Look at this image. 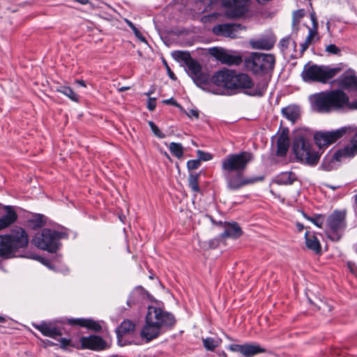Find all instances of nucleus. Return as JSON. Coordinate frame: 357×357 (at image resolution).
<instances>
[{
  "mask_svg": "<svg viewBox=\"0 0 357 357\" xmlns=\"http://www.w3.org/2000/svg\"><path fill=\"white\" fill-rule=\"evenodd\" d=\"M172 56L176 60L184 62L189 76L197 86L203 89H205L210 81L216 86L228 90H243L244 93L250 96L261 97L267 89V82L261 81L255 86L248 75L236 73L231 70H219L211 77L208 72L204 70L202 66L191 57L188 52L175 51Z\"/></svg>",
  "mask_w": 357,
  "mask_h": 357,
  "instance_id": "nucleus-1",
  "label": "nucleus"
},
{
  "mask_svg": "<svg viewBox=\"0 0 357 357\" xmlns=\"http://www.w3.org/2000/svg\"><path fill=\"white\" fill-rule=\"evenodd\" d=\"M253 160L254 155L252 153L241 151L229 154L222 160V174L228 190L237 191L246 185L264 179L263 176L255 177L244 176L248 164Z\"/></svg>",
  "mask_w": 357,
  "mask_h": 357,
  "instance_id": "nucleus-2",
  "label": "nucleus"
},
{
  "mask_svg": "<svg viewBox=\"0 0 357 357\" xmlns=\"http://www.w3.org/2000/svg\"><path fill=\"white\" fill-rule=\"evenodd\" d=\"M176 323L174 315L162 309L149 306L145 319V324L140 335L147 342L158 337L166 330L172 328Z\"/></svg>",
  "mask_w": 357,
  "mask_h": 357,
  "instance_id": "nucleus-3",
  "label": "nucleus"
},
{
  "mask_svg": "<svg viewBox=\"0 0 357 357\" xmlns=\"http://www.w3.org/2000/svg\"><path fill=\"white\" fill-rule=\"evenodd\" d=\"M311 136L312 133L309 130H297L294 135L292 150L298 161L313 167L318 164L323 151L314 149Z\"/></svg>",
  "mask_w": 357,
  "mask_h": 357,
  "instance_id": "nucleus-4",
  "label": "nucleus"
},
{
  "mask_svg": "<svg viewBox=\"0 0 357 357\" xmlns=\"http://www.w3.org/2000/svg\"><path fill=\"white\" fill-rule=\"evenodd\" d=\"M312 106L319 112H327L333 109L349 106V97L343 91L336 89L314 95Z\"/></svg>",
  "mask_w": 357,
  "mask_h": 357,
  "instance_id": "nucleus-5",
  "label": "nucleus"
},
{
  "mask_svg": "<svg viewBox=\"0 0 357 357\" xmlns=\"http://www.w3.org/2000/svg\"><path fill=\"white\" fill-rule=\"evenodd\" d=\"M29 238L26 231L18 227L10 234L0 235V257L10 258L16 252L28 245Z\"/></svg>",
  "mask_w": 357,
  "mask_h": 357,
  "instance_id": "nucleus-6",
  "label": "nucleus"
},
{
  "mask_svg": "<svg viewBox=\"0 0 357 357\" xmlns=\"http://www.w3.org/2000/svg\"><path fill=\"white\" fill-rule=\"evenodd\" d=\"M275 63V56L272 54L253 52L244 58V67L252 74L265 75L271 74Z\"/></svg>",
  "mask_w": 357,
  "mask_h": 357,
  "instance_id": "nucleus-7",
  "label": "nucleus"
},
{
  "mask_svg": "<svg viewBox=\"0 0 357 357\" xmlns=\"http://www.w3.org/2000/svg\"><path fill=\"white\" fill-rule=\"evenodd\" d=\"M66 236V233L45 228L38 232L31 239V243L39 249L49 252H56L59 248V240Z\"/></svg>",
  "mask_w": 357,
  "mask_h": 357,
  "instance_id": "nucleus-8",
  "label": "nucleus"
},
{
  "mask_svg": "<svg viewBox=\"0 0 357 357\" xmlns=\"http://www.w3.org/2000/svg\"><path fill=\"white\" fill-rule=\"evenodd\" d=\"M339 68H331L328 66L317 65H305L301 73L303 81L326 83L334 77L339 72Z\"/></svg>",
  "mask_w": 357,
  "mask_h": 357,
  "instance_id": "nucleus-9",
  "label": "nucleus"
},
{
  "mask_svg": "<svg viewBox=\"0 0 357 357\" xmlns=\"http://www.w3.org/2000/svg\"><path fill=\"white\" fill-rule=\"evenodd\" d=\"M354 131L350 126H344L332 131H318L314 134V139L319 150H321L335 142L344 135L351 134Z\"/></svg>",
  "mask_w": 357,
  "mask_h": 357,
  "instance_id": "nucleus-10",
  "label": "nucleus"
},
{
  "mask_svg": "<svg viewBox=\"0 0 357 357\" xmlns=\"http://www.w3.org/2000/svg\"><path fill=\"white\" fill-rule=\"evenodd\" d=\"M346 213L344 211H334L327 220V225L330 229L327 231L328 237L334 241L340 239L342 234L340 233L346 227L345 223Z\"/></svg>",
  "mask_w": 357,
  "mask_h": 357,
  "instance_id": "nucleus-11",
  "label": "nucleus"
},
{
  "mask_svg": "<svg viewBox=\"0 0 357 357\" xmlns=\"http://www.w3.org/2000/svg\"><path fill=\"white\" fill-rule=\"evenodd\" d=\"M210 53L221 63L227 66H238L244 62L242 55L236 51L213 47L210 50Z\"/></svg>",
  "mask_w": 357,
  "mask_h": 357,
  "instance_id": "nucleus-12",
  "label": "nucleus"
},
{
  "mask_svg": "<svg viewBox=\"0 0 357 357\" xmlns=\"http://www.w3.org/2000/svg\"><path fill=\"white\" fill-rule=\"evenodd\" d=\"M249 0H223L222 4L227 8V15L229 17H238L248 10Z\"/></svg>",
  "mask_w": 357,
  "mask_h": 357,
  "instance_id": "nucleus-13",
  "label": "nucleus"
},
{
  "mask_svg": "<svg viewBox=\"0 0 357 357\" xmlns=\"http://www.w3.org/2000/svg\"><path fill=\"white\" fill-rule=\"evenodd\" d=\"M228 349L233 352L240 353L245 357H252L266 351L265 348L255 343L232 344L229 346Z\"/></svg>",
  "mask_w": 357,
  "mask_h": 357,
  "instance_id": "nucleus-14",
  "label": "nucleus"
},
{
  "mask_svg": "<svg viewBox=\"0 0 357 357\" xmlns=\"http://www.w3.org/2000/svg\"><path fill=\"white\" fill-rule=\"evenodd\" d=\"M107 347V344L100 336L92 335L83 336L79 340V349L102 351Z\"/></svg>",
  "mask_w": 357,
  "mask_h": 357,
  "instance_id": "nucleus-15",
  "label": "nucleus"
},
{
  "mask_svg": "<svg viewBox=\"0 0 357 357\" xmlns=\"http://www.w3.org/2000/svg\"><path fill=\"white\" fill-rule=\"evenodd\" d=\"M357 154V132L351 139L350 144L344 148L338 149L334 153V158L341 160L342 158H353Z\"/></svg>",
  "mask_w": 357,
  "mask_h": 357,
  "instance_id": "nucleus-16",
  "label": "nucleus"
},
{
  "mask_svg": "<svg viewBox=\"0 0 357 357\" xmlns=\"http://www.w3.org/2000/svg\"><path fill=\"white\" fill-rule=\"evenodd\" d=\"M240 29V24H222L215 26L213 29V31L217 36L234 38L236 37V33Z\"/></svg>",
  "mask_w": 357,
  "mask_h": 357,
  "instance_id": "nucleus-17",
  "label": "nucleus"
},
{
  "mask_svg": "<svg viewBox=\"0 0 357 357\" xmlns=\"http://www.w3.org/2000/svg\"><path fill=\"white\" fill-rule=\"evenodd\" d=\"M337 82L338 86L342 89L357 90V77L352 70L344 73L338 78Z\"/></svg>",
  "mask_w": 357,
  "mask_h": 357,
  "instance_id": "nucleus-18",
  "label": "nucleus"
},
{
  "mask_svg": "<svg viewBox=\"0 0 357 357\" xmlns=\"http://www.w3.org/2000/svg\"><path fill=\"white\" fill-rule=\"evenodd\" d=\"M218 225H223L225 231L221 234V237L222 238H239L243 231L240 227V226L236 222H219Z\"/></svg>",
  "mask_w": 357,
  "mask_h": 357,
  "instance_id": "nucleus-19",
  "label": "nucleus"
},
{
  "mask_svg": "<svg viewBox=\"0 0 357 357\" xmlns=\"http://www.w3.org/2000/svg\"><path fill=\"white\" fill-rule=\"evenodd\" d=\"M34 328L38 330L43 335L55 338L62 335L59 328L54 326L52 323L42 322L40 324H34Z\"/></svg>",
  "mask_w": 357,
  "mask_h": 357,
  "instance_id": "nucleus-20",
  "label": "nucleus"
},
{
  "mask_svg": "<svg viewBox=\"0 0 357 357\" xmlns=\"http://www.w3.org/2000/svg\"><path fill=\"white\" fill-rule=\"evenodd\" d=\"M276 144V155L281 157L286 155L289 147V139L288 134L283 131L278 137Z\"/></svg>",
  "mask_w": 357,
  "mask_h": 357,
  "instance_id": "nucleus-21",
  "label": "nucleus"
},
{
  "mask_svg": "<svg viewBox=\"0 0 357 357\" xmlns=\"http://www.w3.org/2000/svg\"><path fill=\"white\" fill-rule=\"evenodd\" d=\"M135 324L130 320H124L116 330L119 342L121 341V338L133 333L135 330Z\"/></svg>",
  "mask_w": 357,
  "mask_h": 357,
  "instance_id": "nucleus-22",
  "label": "nucleus"
},
{
  "mask_svg": "<svg viewBox=\"0 0 357 357\" xmlns=\"http://www.w3.org/2000/svg\"><path fill=\"white\" fill-rule=\"evenodd\" d=\"M305 243L308 249L312 250L316 254L321 252V246L319 239L309 231H306L305 234Z\"/></svg>",
  "mask_w": 357,
  "mask_h": 357,
  "instance_id": "nucleus-23",
  "label": "nucleus"
},
{
  "mask_svg": "<svg viewBox=\"0 0 357 357\" xmlns=\"http://www.w3.org/2000/svg\"><path fill=\"white\" fill-rule=\"evenodd\" d=\"M282 114L287 119L294 123L300 116V109L297 106L289 105L282 109Z\"/></svg>",
  "mask_w": 357,
  "mask_h": 357,
  "instance_id": "nucleus-24",
  "label": "nucleus"
},
{
  "mask_svg": "<svg viewBox=\"0 0 357 357\" xmlns=\"http://www.w3.org/2000/svg\"><path fill=\"white\" fill-rule=\"evenodd\" d=\"M17 218L16 213L13 210L8 211L7 213L0 218V231L8 227L14 223Z\"/></svg>",
  "mask_w": 357,
  "mask_h": 357,
  "instance_id": "nucleus-25",
  "label": "nucleus"
},
{
  "mask_svg": "<svg viewBox=\"0 0 357 357\" xmlns=\"http://www.w3.org/2000/svg\"><path fill=\"white\" fill-rule=\"evenodd\" d=\"M297 180L295 173L291 172H285L281 173L278 177V183L282 185H291Z\"/></svg>",
  "mask_w": 357,
  "mask_h": 357,
  "instance_id": "nucleus-26",
  "label": "nucleus"
},
{
  "mask_svg": "<svg viewBox=\"0 0 357 357\" xmlns=\"http://www.w3.org/2000/svg\"><path fill=\"white\" fill-rule=\"evenodd\" d=\"M250 44L254 49L266 50L272 49L274 45V43L272 40L267 39L253 40L250 42Z\"/></svg>",
  "mask_w": 357,
  "mask_h": 357,
  "instance_id": "nucleus-27",
  "label": "nucleus"
},
{
  "mask_svg": "<svg viewBox=\"0 0 357 357\" xmlns=\"http://www.w3.org/2000/svg\"><path fill=\"white\" fill-rule=\"evenodd\" d=\"M219 0H197L198 9L202 13H207L211 10Z\"/></svg>",
  "mask_w": 357,
  "mask_h": 357,
  "instance_id": "nucleus-28",
  "label": "nucleus"
},
{
  "mask_svg": "<svg viewBox=\"0 0 357 357\" xmlns=\"http://www.w3.org/2000/svg\"><path fill=\"white\" fill-rule=\"evenodd\" d=\"M56 91L66 96L73 101L77 102L79 100L78 95H77L69 86H59L56 88Z\"/></svg>",
  "mask_w": 357,
  "mask_h": 357,
  "instance_id": "nucleus-29",
  "label": "nucleus"
},
{
  "mask_svg": "<svg viewBox=\"0 0 357 357\" xmlns=\"http://www.w3.org/2000/svg\"><path fill=\"white\" fill-rule=\"evenodd\" d=\"M309 31L307 38L305 41L301 44V52L303 54L310 46V45L312 43L313 38L317 34V31L314 29H312L308 27Z\"/></svg>",
  "mask_w": 357,
  "mask_h": 357,
  "instance_id": "nucleus-30",
  "label": "nucleus"
},
{
  "mask_svg": "<svg viewBox=\"0 0 357 357\" xmlns=\"http://www.w3.org/2000/svg\"><path fill=\"white\" fill-rule=\"evenodd\" d=\"M305 15V11L303 9H299L293 13L292 15V29L296 31L298 30V25L301 19Z\"/></svg>",
  "mask_w": 357,
  "mask_h": 357,
  "instance_id": "nucleus-31",
  "label": "nucleus"
},
{
  "mask_svg": "<svg viewBox=\"0 0 357 357\" xmlns=\"http://www.w3.org/2000/svg\"><path fill=\"white\" fill-rule=\"evenodd\" d=\"M342 159L343 158H342L341 160H336L335 158H334V154L331 158L326 157L324 158L322 161L321 168L324 171H331L334 169L335 161L339 162L341 161Z\"/></svg>",
  "mask_w": 357,
  "mask_h": 357,
  "instance_id": "nucleus-32",
  "label": "nucleus"
},
{
  "mask_svg": "<svg viewBox=\"0 0 357 357\" xmlns=\"http://www.w3.org/2000/svg\"><path fill=\"white\" fill-rule=\"evenodd\" d=\"M169 151L172 155L178 158H181L183 155V148L179 143L172 142L169 146Z\"/></svg>",
  "mask_w": 357,
  "mask_h": 357,
  "instance_id": "nucleus-33",
  "label": "nucleus"
},
{
  "mask_svg": "<svg viewBox=\"0 0 357 357\" xmlns=\"http://www.w3.org/2000/svg\"><path fill=\"white\" fill-rule=\"evenodd\" d=\"M199 176V174H190L188 178L190 188L196 192H199V187L198 185Z\"/></svg>",
  "mask_w": 357,
  "mask_h": 357,
  "instance_id": "nucleus-34",
  "label": "nucleus"
},
{
  "mask_svg": "<svg viewBox=\"0 0 357 357\" xmlns=\"http://www.w3.org/2000/svg\"><path fill=\"white\" fill-rule=\"evenodd\" d=\"M60 342V348L62 349L66 350L68 347H73L77 349H79V342H73L70 339L67 338H61L59 340Z\"/></svg>",
  "mask_w": 357,
  "mask_h": 357,
  "instance_id": "nucleus-35",
  "label": "nucleus"
},
{
  "mask_svg": "<svg viewBox=\"0 0 357 357\" xmlns=\"http://www.w3.org/2000/svg\"><path fill=\"white\" fill-rule=\"evenodd\" d=\"M205 349L208 351H213L220 344V342L212 337H207L203 340Z\"/></svg>",
  "mask_w": 357,
  "mask_h": 357,
  "instance_id": "nucleus-36",
  "label": "nucleus"
},
{
  "mask_svg": "<svg viewBox=\"0 0 357 357\" xmlns=\"http://www.w3.org/2000/svg\"><path fill=\"white\" fill-rule=\"evenodd\" d=\"M303 216L308 220L313 222L317 227L321 228L324 222V215H316L314 217H310L307 215L305 213H303Z\"/></svg>",
  "mask_w": 357,
  "mask_h": 357,
  "instance_id": "nucleus-37",
  "label": "nucleus"
},
{
  "mask_svg": "<svg viewBox=\"0 0 357 357\" xmlns=\"http://www.w3.org/2000/svg\"><path fill=\"white\" fill-rule=\"evenodd\" d=\"M83 327L96 332H98L101 330V326L100 324L92 319H85Z\"/></svg>",
  "mask_w": 357,
  "mask_h": 357,
  "instance_id": "nucleus-38",
  "label": "nucleus"
},
{
  "mask_svg": "<svg viewBox=\"0 0 357 357\" xmlns=\"http://www.w3.org/2000/svg\"><path fill=\"white\" fill-rule=\"evenodd\" d=\"M31 222L33 224V228H39L43 226L45 224V218L43 215H36Z\"/></svg>",
  "mask_w": 357,
  "mask_h": 357,
  "instance_id": "nucleus-39",
  "label": "nucleus"
},
{
  "mask_svg": "<svg viewBox=\"0 0 357 357\" xmlns=\"http://www.w3.org/2000/svg\"><path fill=\"white\" fill-rule=\"evenodd\" d=\"M127 24L128 26L133 31L135 36L139 39L142 42H146V38L141 32L138 30V29L135 26V24L129 20H126Z\"/></svg>",
  "mask_w": 357,
  "mask_h": 357,
  "instance_id": "nucleus-40",
  "label": "nucleus"
},
{
  "mask_svg": "<svg viewBox=\"0 0 357 357\" xmlns=\"http://www.w3.org/2000/svg\"><path fill=\"white\" fill-rule=\"evenodd\" d=\"M149 125L153 132V134L160 139H163L165 137V135L159 129V128L155 124L154 122L150 121H149Z\"/></svg>",
  "mask_w": 357,
  "mask_h": 357,
  "instance_id": "nucleus-41",
  "label": "nucleus"
},
{
  "mask_svg": "<svg viewBox=\"0 0 357 357\" xmlns=\"http://www.w3.org/2000/svg\"><path fill=\"white\" fill-rule=\"evenodd\" d=\"M197 154L198 156V160H199V161H201V160L208 161L213 158V156L211 153L204 152L202 150H198L197 151Z\"/></svg>",
  "mask_w": 357,
  "mask_h": 357,
  "instance_id": "nucleus-42",
  "label": "nucleus"
},
{
  "mask_svg": "<svg viewBox=\"0 0 357 357\" xmlns=\"http://www.w3.org/2000/svg\"><path fill=\"white\" fill-rule=\"evenodd\" d=\"M200 165H201V162L198 159L190 160L187 162V167L189 170H194V169H197V168H199Z\"/></svg>",
  "mask_w": 357,
  "mask_h": 357,
  "instance_id": "nucleus-43",
  "label": "nucleus"
},
{
  "mask_svg": "<svg viewBox=\"0 0 357 357\" xmlns=\"http://www.w3.org/2000/svg\"><path fill=\"white\" fill-rule=\"evenodd\" d=\"M326 51L332 54H338L340 52V49L334 44H330L326 47Z\"/></svg>",
  "mask_w": 357,
  "mask_h": 357,
  "instance_id": "nucleus-44",
  "label": "nucleus"
},
{
  "mask_svg": "<svg viewBox=\"0 0 357 357\" xmlns=\"http://www.w3.org/2000/svg\"><path fill=\"white\" fill-rule=\"evenodd\" d=\"M289 41H290L289 36H287V37H285V38H283L282 39H281V40L280 41V46L282 51H284L287 49L289 44Z\"/></svg>",
  "mask_w": 357,
  "mask_h": 357,
  "instance_id": "nucleus-45",
  "label": "nucleus"
},
{
  "mask_svg": "<svg viewBox=\"0 0 357 357\" xmlns=\"http://www.w3.org/2000/svg\"><path fill=\"white\" fill-rule=\"evenodd\" d=\"M85 319H70L68 322L70 325H77L80 326H84Z\"/></svg>",
  "mask_w": 357,
  "mask_h": 357,
  "instance_id": "nucleus-46",
  "label": "nucleus"
},
{
  "mask_svg": "<svg viewBox=\"0 0 357 357\" xmlns=\"http://www.w3.org/2000/svg\"><path fill=\"white\" fill-rule=\"evenodd\" d=\"M156 107V99L154 98H150L148 100L147 108L150 111L155 109Z\"/></svg>",
  "mask_w": 357,
  "mask_h": 357,
  "instance_id": "nucleus-47",
  "label": "nucleus"
},
{
  "mask_svg": "<svg viewBox=\"0 0 357 357\" xmlns=\"http://www.w3.org/2000/svg\"><path fill=\"white\" fill-rule=\"evenodd\" d=\"M163 63H164V65L166 67L168 75L170 77V79H172V80H175L176 79V77L174 73L172 71V70L169 68V66H168L167 61L165 60H163Z\"/></svg>",
  "mask_w": 357,
  "mask_h": 357,
  "instance_id": "nucleus-48",
  "label": "nucleus"
},
{
  "mask_svg": "<svg viewBox=\"0 0 357 357\" xmlns=\"http://www.w3.org/2000/svg\"><path fill=\"white\" fill-rule=\"evenodd\" d=\"M187 116L190 118H195L197 119L199 117V112L197 109H190L187 113Z\"/></svg>",
  "mask_w": 357,
  "mask_h": 357,
  "instance_id": "nucleus-49",
  "label": "nucleus"
},
{
  "mask_svg": "<svg viewBox=\"0 0 357 357\" xmlns=\"http://www.w3.org/2000/svg\"><path fill=\"white\" fill-rule=\"evenodd\" d=\"M310 18H311V20L312 22V28H311V29L317 31V27H318V22H317L314 13L310 14Z\"/></svg>",
  "mask_w": 357,
  "mask_h": 357,
  "instance_id": "nucleus-50",
  "label": "nucleus"
},
{
  "mask_svg": "<svg viewBox=\"0 0 357 357\" xmlns=\"http://www.w3.org/2000/svg\"><path fill=\"white\" fill-rule=\"evenodd\" d=\"M162 102H164L165 104H167V105H174V106H178V104L177 103V102L173 98H171L167 99V100H164L162 101Z\"/></svg>",
  "mask_w": 357,
  "mask_h": 357,
  "instance_id": "nucleus-51",
  "label": "nucleus"
},
{
  "mask_svg": "<svg viewBox=\"0 0 357 357\" xmlns=\"http://www.w3.org/2000/svg\"><path fill=\"white\" fill-rule=\"evenodd\" d=\"M74 1L81 3L82 5H86L89 2V0H74Z\"/></svg>",
  "mask_w": 357,
  "mask_h": 357,
  "instance_id": "nucleus-52",
  "label": "nucleus"
},
{
  "mask_svg": "<svg viewBox=\"0 0 357 357\" xmlns=\"http://www.w3.org/2000/svg\"><path fill=\"white\" fill-rule=\"evenodd\" d=\"M77 83L79 84L82 86H84V87L86 86V84H85L84 81L82 79L77 80Z\"/></svg>",
  "mask_w": 357,
  "mask_h": 357,
  "instance_id": "nucleus-53",
  "label": "nucleus"
},
{
  "mask_svg": "<svg viewBox=\"0 0 357 357\" xmlns=\"http://www.w3.org/2000/svg\"><path fill=\"white\" fill-rule=\"evenodd\" d=\"M351 107L357 109V100L352 102Z\"/></svg>",
  "mask_w": 357,
  "mask_h": 357,
  "instance_id": "nucleus-54",
  "label": "nucleus"
},
{
  "mask_svg": "<svg viewBox=\"0 0 357 357\" xmlns=\"http://www.w3.org/2000/svg\"><path fill=\"white\" fill-rule=\"evenodd\" d=\"M128 89H130V86H123V87L119 89V91H125L128 90Z\"/></svg>",
  "mask_w": 357,
  "mask_h": 357,
  "instance_id": "nucleus-55",
  "label": "nucleus"
},
{
  "mask_svg": "<svg viewBox=\"0 0 357 357\" xmlns=\"http://www.w3.org/2000/svg\"><path fill=\"white\" fill-rule=\"evenodd\" d=\"M297 227L299 231H301L303 229V225L300 223L297 224Z\"/></svg>",
  "mask_w": 357,
  "mask_h": 357,
  "instance_id": "nucleus-56",
  "label": "nucleus"
},
{
  "mask_svg": "<svg viewBox=\"0 0 357 357\" xmlns=\"http://www.w3.org/2000/svg\"><path fill=\"white\" fill-rule=\"evenodd\" d=\"M219 356L222 357H227V354L225 351H222L221 353H220Z\"/></svg>",
  "mask_w": 357,
  "mask_h": 357,
  "instance_id": "nucleus-57",
  "label": "nucleus"
},
{
  "mask_svg": "<svg viewBox=\"0 0 357 357\" xmlns=\"http://www.w3.org/2000/svg\"><path fill=\"white\" fill-rule=\"evenodd\" d=\"M6 321V319L2 317V316H0V323H4Z\"/></svg>",
  "mask_w": 357,
  "mask_h": 357,
  "instance_id": "nucleus-58",
  "label": "nucleus"
},
{
  "mask_svg": "<svg viewBox=\"0 0 357 357\" xmlns=\"http://www.w3.org/2000/svg\"><path fill=\"white\" fill-rule=\"evenodd\" d=\"M328 188H331V189H333V190H335V189H337V187H335V186L328 185Z\"/></svg>",
  "mask_w": 357,
  "mask_h": 357,
  "instance_id": "nucleus-59",
  "label": "nucleus"
},
{
  "mask_svg": "<svg viewBox=\"0 0 357 357\" xmlns=\"http://www.w3.org/2000/svg\"><path fill=\"white\" fill-rule=\"evenodd\" d=\"M48 342L49 345H54V343L52 342L48 341Z\"/></svg>",
  "mask_w": 357,
  "mask_h": 357,
  "instance_id": "nucleus-60",
  "label": "nucleus"
},
{
  "mask_svg": "<svg viewBox=\"0 0 357 357\" xmlns=\"http://www.w3.org/2000/svg\"><path fill=\"white\" fill-rule=\"evenodd\" d=\"M355 202H356V205H357V195H355Z\"/></svg>",
  "mask_w": 357,
  "mask_h": 357,
  "instance_id": "nucleus-61",
  "label": "nucleus"
},
{
  "mask_svg": "<svg viewBox=\"0 0 357 357\" xmlns=\"http://www.w3.org/2000/svg\"><path fill=\"white\" fill-rule=\"evenodd\" d=\"M151 94V92H149L146 93L147 96H149Z\"/></svg>",
  "mask_w": 357,
  "mask_h": 357,
  "instance_id": "nucleus-62",
  "label": "nucleus"
}]
</instances>
